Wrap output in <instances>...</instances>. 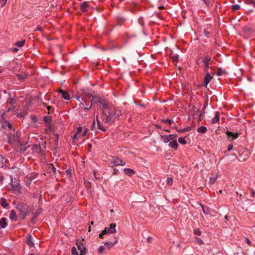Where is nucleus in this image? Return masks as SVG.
<instances>
[{
    "label": "nucleus",
    "instance_id": "1",
    "mask_svg": "<svg viewBox=\"0 0 255 255\" xmlns=\"http://www.w3.org/2000/svg\"><path fill=\"white\" fill-rule=\"evenodd\" d=\"M98 103L102 108L101 119L104 123L111 124L122 115L119 108L110 104L105 99L99 98Z\"/></svg>",
    "mask_w": 255,
    "mask_h": 255
},
{
    "label": "nucleus",
    "instance_id": "2",
    "mask_svg": "<svg viewBox=\"0 0 255 255\" xmlns=\"http://www.w3.org/2000/svg\"><path fill=\"white\" fill-rule=\"evenodd\" d=\"M32 149L35 152L40 153L41 154H43L46 149L45 142L39 145H33Z\"/></svg>",
    "mask_w": 255,
    "mask_h": 255
},
{
    "label": "nucleus",
    "instance_id": "3",
    "mask_svg": "<svg viewBox=\"0 0 255 255\" xmlns=\"http://www.w3.org/2000/svg\"><path fill=\"white\" fill-rule=\"evenodd\" d=\"M213 61L211 60V57L206 55L203 58V62L204 64L205 70L206 73L209 72V65L212 64Z\"/></svg>",
    "mask_w": 255,
    "mask_h": 255
},
{
    "label": "nucleus",
    "instance_id": "4",
    "mask_svg": "<svg viewBox=\"0 0 255 255\" xmlns=\"http://www.w3.org/2000/svg\"><path fill=\"white\" fill-rule=\"evenodd\" d=\"M32 210V208L30 207H25L24 208L19 212V214L22 217V220H24L26 218L27 215H29V213Z\"/></svg>",
    "mask_w": 255,
    "mask_h": 255
},
{
    "label": "nucleus",
    "instance_id": "5",
    "mask_svg": "<svg viewBox=\"0 0 255 255\" xmlns=\"http://www.w3.org/2000/svg\"><path fill=\"white\" fill-rule=\"evenodd\" d=\"M116 223H112L110 224L109 227H106L104 231H106V234H114L116 232Z\"/></svg>",
    "mask_w": 255,
    "mask_h": 255
},
{
    "label": "nucleus",
    "instance_id": "6",
    "mask_svg": "<svg viewBox=\"0 0 255 255\" xmlns=\"http://www.w3.org/2000/svg\"><path fill=\"white\" fill-rule=\"evenodd\" d=\"M79 102L80 107L85 110H89L92 108V104H89V103H87L84 98L81 99V102Z\"/></svg>",
    "mask_w": 255,
    "mask_h": 255
},
{
    "label": "nucleus",
    "instance_id": "7",
    "mask_svg": "<svg viewBox=\"0 0 255 255\" xmlns=\"http://www.w3.org/2000/svg\"><path fill=\"white\" fill-rule=\"evenodd\" d=\"M111 164H113L114 165L124 166L126 164V162L117 156H114L113 157L112 162H111Z\"/></svg>",
    "mask_w": 255,
    "mask_h": 255
},
{
    "label": "nucleus",
    "instance_id": "8",
    "mask_svg": "<svg viewBox=\"0 0 255 255\" xmlns=\"http://www.w3.org/2000/svg\"><path fill=\"white\" fill-rule=\"evenodd\" d=\"M47 172L49 173L51 176H55L56 169L53 164L50 163L48 165Z\"/></svg>",
    "mask_w": 255,
    "mask_h": 255
},
{
    "label": "nucleus",
    "instance_id": "9",
    "mask_svg": "<svg viewBox=\"0 0 255 255\" xmlns=\"http://www.w3.org/2000/svg\"><path fill=\"white\" fill-rule=\"evenodd\" d=\"M227 136L229 139H230L231 141L235 139H236L239 136V133L238 132H233L231 131H228L226 132Z\"/></svg>",
    "mask_w": 255,
    "mask_h": 255
},
{
    "label": "nucleus",
    "instance_id": "10",
    "mask_svg": "<svg viewBox=\"0 0 255 255\" xmlns=\"http://www.w3.org/2000/svg\"><path fill=\"white\" fill-rule=\"evenodd\" d=\"M16 136L18 138L17 142L19 143V151L20 153H24L27 149V147H29V146H28L27 147H25V144H24L23 143L20 142L19 139V136L18 132H16Z\"/></svg>",
    "mask_w": 255,
    "mask_h": 255
},
{
    "label": "nucleus",
    "instance_id": "11",
    "mask_svg": "<svg viewBox=\"0 0 255 255\" xmlns=\"http://www.w3.org/2000/svg\"><path fill=\"white\" fill-rule=\"evenodd\" d=\"M82 129H83V128L82 127H79L76 132L74 133V134H73V136H72V138L73 139H78L81 136V132L82 131Z\"/></svg>",
    "mask_w": 255,
    "mask_h": 255
},
{
    "label": "nucleus",
    "instance_id": "12",
    "mask_svg": "<svg viewBox=\"0 0 255 255\" xmlns=\"http://www.w3.org/2000/svg\"><path fill=\"white\" fill-rule=\"evenodd\" d=\"M213 78V77L211 76L209 74V72L206 73V74L204 78V85L207 87L208 83L210 82V81Z\"/></svg>",
    "mask_w": 255,
    "mask_h": 255
},
{
    "label": "nucleus",
    "instance_id": "13",
    "mask_svg": "<svg viewBox=\"0 0 255 255\" xmlns=\"http://www.w3.org/2000/svg\"><path fill=\"white\" fill-rule=\"evenodd\" d=\"M59 93L61 94L62 97L66 100H69L70 99V96L68 92L66 91L60 90L59 91Z\"/></svg>",
    "mask_w": 255,
    "mask_h": 255
},
{
    "label": "nucleus",
    "instance_id": "14",
    "mask_svg": "<svg viewBox=\"0 0 255 255\" xmlns=\"http://www.w3.org/2000/svg\"><path fill=\"white\" fill-rule=\"evenodd\" d=\"M26 243L29 247H34V244L32 242V236L30 234H28L27 235Z\"/></svg>",
    "mask_w": 255,
    "mask_h": 255
},
{
    "label": "nucleus",
    "instance_id": "15",
    "mask_svg": "<svg viewBox=\"0 0 255 255\" xmlns=\"http://www.w3.org/2000/svg\"><path fill=\"white\" fill-rule=\"evenodd\" d=\"M96 120L97 123V125H98V128L99 129L103 131H106V129L104 127L103 124L100 121V120L99 119L98 116H96Z\"/></svg>",
    "mask_w": 255,
    "mask_h": 255
},
{
    "label": "nucleus",
    "instance_id": "16",
    "mask_svg": "<svg viewBox=\"0 0 255 255\" xmlns=\"http://www.w3.org/2000/svg\"><path fill=\"white\" fill-rule=\"evenodd\" d=\"M124 171L126 175L129 176H131L135 174V172L130 168H125Z\"/></svg>",
    "mask_w": 255,
    "mask_h": 255
},
{
    "label": "nucleus",
    "instance_id": "17",
    "mask_svg": "<svg viewBox=\"0 0 255 255\" xmlns=\"http://www.w3.org/2000/svg\"><path fill=\"white\" fill-rule=\"evenodd\" d=\"M83 240L84 239H78L76 241V245L77 246L78 250L79 251H81V250H83V247H85L83 243Z\"/></svg>",
    "mask_w": 255,
    "mask_h": 255
},
{
    "label": "nucleus",
    "instance_id": "18",
    "mask_svg": "<svg viewBox=\"0 0 255 255\" xmlns=\"http://www.w3.org/2000/svg\"><path fill=\"white\" fill-rule=\"evenodd\" d=\"M116 240L115 241H114V242L113 243H112V242H106L104 243L105 245L107 246V247L109 249H111L112 248H113L114 247V246L117 243H118V240L116 238H115Z\"/></svg>",
    "mask_w": 255,
    "mask_h": 255
},
{
    "label": "nucleus",
    "instance_id": "19",
    "mask_svg": "<svg viewBox=\"0 0 255 255\" xmlns=\"http://www.w3.org/2000/svg\"><path fill=\"white\" fill-rule=\"evenodd\" d=\"M89 6L87 1H84L80 4V9L83 12L87 11V8Z\"/></svg>",
    "mask_w": 255,
    "mask_h": 255
},
{
    "label": "nucleus",
    "instance_id": "20",
    "mask_svg": "<svg viewBox=\"0 0 255 255\" xmlns=\"http://www.w3.org/2000/svg\"><path fill=\"white\" fill-rule=\"evenodd\" d=\"M7 225L6 219L5 218H2L0 220V226L1 228H5Z\"/></svg>",
    "mask_w": 255,
    "mask_h": 255
},
{
    "label": "nucleus",
    "instance_id": "21",
    "mask_svg": "<svg viewBox=\"0 0 255 255\" xmlns=\"http://www.w3.org/2000/svg\"><path fill=\"white\" fill-rule=\"evenodd\" d=\"M220 113L218 112H216L215 113V116L214 118L212 120V124H215L216 123H217L220 119V116H219Z\"/></svg>",
    "mask_w": 255,
    "mask_h": 255
},
{
    "label": "nucleus",
    "instance_id": "22",
    "mask_svg": "<svg viewBox=\"0 0 255 255\" xmlns=\"http://www.w3.org/2000/svg\"><path fill=\"white\" fill-rule=\"evenodd\" d=\"M216 74L217 76H220L224 74H228V73L226 70L223 69L222 68H218Z\"/></svg>",
    "mask_w": 255,
    "mask_h": 255
},
{
    "label": "nucleus",
    "instance_id": "23",
    "mask_svg": "<svg viewBox=\"0 0 255 255\" xmlns=\"http://www.w3.org/2000/svg\"><path fill=\"white\" fill-rule=\"evenodd\" d=\"M9 218L12 220H13L14 221H17V215L16 214V212L13 210L11 211L9 215Z\"/></svg>",
    "mask_w": 255,
    "mask_h": 255
},
{
    "label": "nucleus",
    "instance_id": "24",
    "mask_svg": "<svg viewBox=\"0 0 255 255\" xmlns=\"http://www.w3.org/2000/svg\"><path fill=\"white\" fill-rule=\"evenodd\" d=\"M16 139L15 138V135H13V134H9L8 135H7V139H8V142L9 143V144H11L12 143V141L13 140H17V137L16 136Z\"/></svg>",
    "mask_w": 255,
    "mask_h": 255
},
{
    "label": "nucleus",
    "instance_id": "25",
    "mask_svg": "<svg viewBox=\"0 0 255 255\" xmlns=\"http://www.w3.org/2000/svg\"><path fill=\"white\" fill-rule=\"evenodd\" d=\"M169 145L171 148L176 149L178 147V143L176 140H173L169 143Z\"/></svg>",
    "mask_w": 255,
    "mask_h": 255
},
{
    "label": "nucleus",
    "instance_id": "26",
    "mask_svg": "<svg viewBox=\"0 0 255 255\" xmlns=\"http://www.w3.org/2000/svg\"><path fill=\"white\" fill-rule=\"evenodd\" d=\"M0 205L3 208H6L8 205L6 199L4 197H2L0 201Z\"/></svg>",
    "mask_w": 255,
    "mask_h": 255
},
{
    "label": "nucleus",
    "instance_id": "27",
    "mask_svg": "<svg viewBox=\"0 0 255 255\" xmlns=\"http://www.w3.org/2000/svg\"><path fill=\"white\" fill-rule=\"evenodd\" d=\"M16 76L19 80L21 81H24L27 78L28 74H24L23 75H21L20 74H16Z\"/></svg>",
    "mask_w": 255,
    "mask_h": 255
},
{
    "label": "nucleus",
    "instance_id": "28",
    "mask_svg": "<svg viewBox=\"0 0 255 255\" xmlns=\"http://www.w3.org/2000/svg\"><path fill=\"white\" fill-rule=\"evenodd\" d=\"M207 131V128L206 127H204V126H201L200 127H199L197 129V131L199 132V133H206Z\"/></svg>",
    "mask_w": 255,
    "mask_h": 255
},
{
    "label": "nucleus",
    "instance_id": "29",
    "mask_svg": "<svg viewBox=\"0 0 255 255\" xmlns=\"http://www.w3.org/2000/svg\"><path fill=\"white\" fill-rule=\"evenodd\" d=\"M11 187L12 188V190L15 191H17L18 192H20L21 187L18 184H12Z\"/></svg>",
    "mask_w": 255,
    "mask_h": 255
},
{
    "label": "nucleus",
    "instance_id": "30",
    "mask_svg": "<svg viewBox=\"0 0 255 255\" xmlns=\"http://www.w3.org/2000/svg\"><path fill=\"white\" fill-rule=\"evenodd\" d=\"M25 42V40H21V41H18L15 42V45L17 46L18 47H22L24 46Z\"/></svg>",
    "mask_w": 255,
    "mask_h": 255
},
{
    "label": "nucleus",
    "instance_id": "31",
    "mask_svg": "<svg viewBox=\"0 0 255 255\" xmlns=\"http://www.w3.org/2000/svg\"><path fill=\"white\" fill-rule=\"evenodd\" d=\"M44 121L47 124H50V122H51V118L49 116H44L43 118Z\"/></svg>",
    "mask_w": 255,
    "mask_h": 255
},
{
    "label": "nucleus",
    "instance_id": "32",
    "mask_svg": "<svg viewBox=\"0 0 255 255\" xmlns=\"http://www.w3.org/2000/svg\"><path fill=\"white\" fill-rule=\"evenodd\" d=\"M161 137L164 140V141L165 143H167L170 140L169 135H161Z\"/></svg>",
    "mask_w": 255,
    "mask_h": 255
},
{
    "label": "nucleus",
    "instance_id": "33",
    "mask_svg": "<svg viewBox=\"0 0 255 255\" xmlns=\"http://www.w3.org/2000/svg\"><path fill=\"white\" fill-rule=\"evenodd\" d=\"M25 207V206L21 203L18 204L16 206V209L20 212V210L22 211Z\"/></svg>",
    "mask_w": 255,
    "mask_h": 255
},
{
    "label": "nucleus",
    "instance_id": "34",
    "mask_svg": "<svg viewBox=\"0 0 255 255\" xmlns=\"http://www.w3.org/2000/svg\"><path fill=\"white\" fill-rule=\"evenodd\" d=\"M0 161H1V165L0 167L4 169H7L8 167L3 163V158L1 155H0Z\"/></svg>",
    "mask_w": 255,
    "mask_h": 255
},
{
    "label": "nucleus",
    "instance_id": "35",
    "mask_svg": "<svg viewBox=\"0 0 255 255\" xmlns=\"http://www.w3.org/2000/svg\"><path fill=\"white\" fill-rule=\"evenodd\" d=\"M202 208V210L205 214H208L209 213V208L208 207H205L203 205H201Z\"/></svg>",
    "mask_w": 255,
    "mask_h": 255
},
{
    "label": "nucleus",
    "instance_id": "36",
    "mask_svg": "<svg viewBox=\"0 0 255 255\" xmlns=\"http://www.w3.org/2000/svg\"><path fill=\"white\" fill-rule=\"evenodd\" d=\"M244 30L246 32L251 33L254 31L253 28L251 27H246L244 28Z\"/></svg>",
    "mask_w": 255,
    "mask_h": 255
},
{
    "label": "nucleus",
    "instance_id": "37",
    "mask_svg": "<svg viewBox=\"0 0 255 255\" xmlns=\"http://www.w3.org/2000/svg\"><path fill=\"white\" fill-rule=\"evenodd\" d=\"M72 255H79L78 252L77 251L76 247H73L71 250Z\"/></svg>",
    "mask_w": 255,
    "mask_h": 255
},
{
    "label": "nucleus",
    "instance_id": "38",
    "mask_svg": "<svg viewBox=\"0 0 255 255\" xmlns=\"http://www.w3.org/2000/svg\"><path fill=\"white\" fill-rule=\"evenodd\" d=\"M178 141L180 143L183 144H185L187 143L184 137H179L178 138Z\"/></svg>",
    "mask_w": 255,
    "mask_h": 255
},
{
    "label": "nucleus",
    "instance_id": "39",
    "mask_svg": "<svg viewBox=\"0 0 255 255\" xmlns=\"http://www.w3.org/2000/svg\"><path fill=\"white\" fill-rule=\"evenodd\" d=\"M161 122H164V123H167L168 124H169V125L170 126H171L173 123V121L170 120V119H162L161 120Z\"/></svg>",
    "mask_w": 255,
    "mask_h": 255
},
{
    "label": "nucleus",
    "instance_id": "40",
    "mask_svg": "<svg viewBox=\"0 0 255 255\" xmlns=\"http://www.w3.org/2000/svg\"><path fill=\"white\" fill-rule=\"evenodd\" d=\"M80 251V255H85L87 253V249L86 247H83V250H81Z\"/></svg>",
    "mask_w": 255,
    "mask_h": 255
},
{
    "label": "nucleus",
    "instance_id": "41",
    "mask_svg": "<svg viewBox=\"0 0 255 255\" xmlns=\"http://www.w3.org/2000/svg\"><path fill=\"white\" fill-rule=\"evenodd\" d=\"M166 183L168 185H172L173 183L172 178L170 177H168L166 179Z\"/></svg>",
    "mask_w": 255,
    "mask_h": 255
},
{
    "label": "nucleus",
    "instance_id": "42",
    "mask_svg": "<svg viewBox=\"0 0 255 255\" xmlns=\"http://www.w3.org/2000/svg\"><path fill=\"white\" fill-rule=\"evenodd\" d=\"M232 9L234 11L238 10L240 8V6L239 4H234L232 5Z\"/></svg>",
    "mask_w": 255,
    "mask_h": 255
},
{
    "label": "nucleus",
    "instance_id": "43",
    "mask_svg": "<svg viewBox=\"0 0 255 255\" xmlns=\"http://www.w3.org/2000/svg\"><path fill=\"white\" fill-rule=\"evenodd\" d=\"M105 250V248L104 246H101L99 248L98 251L99 253L102 254L104 252Z\"/></svg>",
    "mask_w": 255,
    "mask_h": 255
},
{
    "label": "nucleus",
    "instance_id": "44",
    "mask_svg": "<svg viewBox=\"0 0 255 255\" xmlns=\"http://www.w3.org/2000/svg\"><path fill=\"white\" fill-rule=\"evenodd\" d=\"M195 239H196V242H197L198 244H200V245H202V244H203V241H202L200 238H198V237H195Z\"/></svg>",
    "mask_w": 255,
    "mask_h": 255
},
{
    "label": "nucleus",
    "instance_id": "45",
    "mask_svg": "<svg viewBox=\"0 0 255 255\" xmlns=\"http://www.w3.org/2000/svg\"><path fill=\"white\" fill-rule=\"evenodd\" d=\"M194 233L198 236H200L201 234V232L199 229H196L194 230Z\"/></svg>",
    "mask_w": 255,
    "mask_h": 255
},
{
    "label": "nucleus",
    "instance_id": "46",
    "mask_svg": "<svg viewBox=\"0 0 255 255\" xmlns=\"http://www.w3.org/2000/svg\"><path fill=\"white\" fill-rule=\"evenodd\" d=\"M38 215H39L38 213H35L33 216V217L31 219V222L33 223H34L35 219L37 218Z\"/></svg>",
    "mask_w": 255,
    "mask_h": 255
},
{
    "label": "nucleus",
    "instance_id": "47",
    "mask_svg": "<svg viewBox=\"0 0 255 255\" xmlns=\"http://www.w3.org/2000/svg\"><path fill=\"white\" fill-rule=\"evenodd\" d=\"M216 181V178L215 177H210V183L211 184H213L215 183Z\"/></svg>",
    "mask_w": 255,
    "mask_h": 255
},
{
    "label": "nucleus",
    "instance_id": "48",
    "mask_svg": "<svg viewBox=\"0 0 255 255\" xmlns=\"http://www.w3.org/2000/svg\"><path fill=\"white\" fill-rule=\"evenodd\" d=\"M106 235V231H103L99 236V238L103 239V236Z\"/></svg>",
    "mask_w": 255,
    "mask_h": 255
},
{
    "label": "nucleus",
    "instance_id": "49",
    "mask_svg": "<svg viewBox=\"0 0 255 255\" xmlns=\"http://www.w3.org/2000/svg\"><path fill=\"white\" fill-rule=\"evenodd\" d=\"M42 104L43 105L44 107H46L47 110L49 111L48 113L49 114L50 113V111L51 110V106H47L46 104L45 103H42Z\"/></svg>",
    "mask_w": 255,
    "mask_h": 255
},
{
    "label": "nucleus",
    "instance_id": "50",
    "mask_svg": "<svg viewBox=\"0 0 255 255\" xmlns=\"http://www.w3.org/2000/svg\"><path fill=\"white\" fill-rule=\"evenodd\" d=\"M252 197H255V191L252 188H249Z\"/></svg>",
    "mask_w": 255,
    "mask_h": 255
},
{
    "label": "nucleus",
    "instance_id": "51",
    "mask_svg": "<svg viewBox=\"0 0 255 255\" xmlns=\"http://www.w3.org/2000/svg\"><path fill=\"white\" fill-rule=\"evenodd\" d=\"M83 97H81L80 95H75V98L78 101V102H81V99H83Z\"/></svg>",
    "mask_w": 255,
    "mask_h": 255
},
{
    "label": "nucleus",
    "instance_id": "52",
    "mask_svg": "<svg viewBox=\"0 0 255 255\" xmlns=\"http://www.w3.org/2000/svg\"><path fill=\"white\" fill-rule=\"evenodd\" d=\"M5 123H6V125H7V126L8 127V128L10 129H11L12 128V124H11L10 123H9V122H7V121H6V122H5Z\"/></svg>",
    "mask_w": 255,
    "mask_h": 255
},
{
    "label": "nucleus",
    "instance_id": "53",
    "mask_svg": "<svg viewBox=\"0 0 255 255\" xmlns=\"http://www.w3.org/2000/svg\"><path fill=\"white\" fill-rule=\"evenodd\" d=\"M169 136L171 140V139H173L176 138L177 137V134H170V135H169Z\"/></svg>",
    "mask_w": 255,
    "mask_h": 255
},
{
    "label": "nucleus",
    "instance_id": "54",
    "mask_svg": "<svg viewBox=\"0 0 255 255\" xmlns=\"http://www.w3.org/2000/svg\"><path fill=\"white\" fill-rule=\"evenodd\" d=\"M8 102L10 104H11V105H12V104H13L14 103V100H13V99H12V98H10V99H8Z\"/></svg>",
    "mask_w": 255,
    "mask_h": 255
},
{
    "label": "nucleus",
    "instance_id": "55",
    "mask_svg": "<svg viewBox=\"0 0 255 255\" xmlns=\"http://www.w3.org/2000/svg\"><path fill=\"white\" fill-rule=\"evenodd\" d=\"M233 145L232 144H230L228 146V151H230L233 149Z\"/></svg>",
    "mask_w": 255,
    "mask_h": 255
},
{
    "label": "nucleus",
    "instance_id": "56",
    "mask_svg": "<svg viewBox=\"0 0 255 255\" xmlns=\"http://www.w3.org/2000/svg\"><path fill=\"white\" fill-rule=\"evenodd\" d=\"M245 240H246V243H247L249 245L251 246V245H252V243H251V242L250 241V240L248 238H246Z\"/></svg>",
    "mask_w": 255,
    "mask_h": 255
},
{
    "label": "nucleus",
    "instance_id": "57",
    "mask_svg": "<svg viewBox=\"0 0 255 255\" xmlns=\"http://www.w3.org/2000/svg\"><path fill=\"white\" fill-rule=\"evenodd\" d=\"M31 119L34 122H36L37 121V119L35 116H31Z\"/></svg>",
    "mask_w": 255,
    "mask_h": 255
},
{
    "label": "nucleus",
    "instance_id": "58",
    "mask_svg": "<svg viewBox=\"0 0 255 255\" xmlns=\"http://www.w3.org/2000/svg\"><path fill=\"white\" fill-rule=\"evenodd\" d=\"M204 32L206 37H208L209 35L210 34V33L209 31H207L206 29H204Z\"/></svg>",
    "mask_w": 255,
    "mask_h": 255
},
{
    "label": "nucleus",
    "instance_id": "59",
    "mask_svg": "<svg viewBox=\"0 0 255 255\" xmlns=\"http://www.w3.org/2000/svg\"><path fill=\"white\" fill-rule=\"evenodd\" d=\"M247 3L253 4L255 0H247Z\"/></svg>",
    "mask_w": 255,
    "mask_h": 255
},
{
    "label": "nucleus",
    "instance_id": "60",
    "mask_svg": "<svg viewBox=\"0 0 255 255\" xmlns=\"http://www.w3.org/2000/svg\"><path fill=\"white\" fill-rule=\"evenodd\" d=\"M191 129V127H186V128H183V130H184V131H189Z\"/></svg>",
    "mask_w": 255,
    "mask_h": 255
},
{
    "label": "nucleus",
    "instance_id": "61",
    "mask_svg": "<svg viewBox=\"0 0 255 255\" xmlns=\"http://www.w3.org/2000/svg\"><path fill=\"white\" fill-rule=\"evenodd\" d=\"M205 4L209 6L210 4V1L209 0H202Z\"/></svg>",
    "mask_w": 255,
    "mask_h": 255
},
{
    "label": "nucleus",
    "instance_id": "62",
    "mask_svg": "<svg viewBox=\"0 0 255 255\" xmlns=\"http://www.w3.org/2000/svg\"><path fill=\"white\" fill-rule=\"evenodd\" d=\"M66 172L70 176H72L71 170L68 169Z\"/></svg>",
    "mask_w": 255,
    "mask_h": 255
},
{
    "label": "nucleus",
    "instance_id": "63",
    "mask_svg": "<svg viewBox=\"0 0 255 255\" xmlns=\"http://www.w3.org/2000/svg\"><path fill=\"white\" fill-rule=\"evenodd\" d=\"M179 58L178 55L175 56L173 57V61H177L178 60V58Z\"/></svg>",
    "mask_w": 255,
    "mask_h": 255
},
{
    "label": "nucleus",
    "instance_id": "64",
    "mask_svg": "<svg viewBox=\"0 0 255 255\" xmlns=\"http://www.w3.org/2000/svg\"><path fill=\"white\" fill-rule=\"evenodd\" d=\"M35 31H43V28L42 27H37Z\"/></svg>",
    "mask_w": 255,
    "mask_h": 255
}]
</instances>
